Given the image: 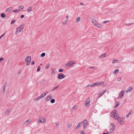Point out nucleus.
Segmentation results:
<instances>
[{"instance_id":"nucleus-1","label":"nucleus","mask_w":134,"mask_h":134,"mask_svg":"<svg viewBox=\"0 0 134 134\" xmlns=\"http://www.w3.org/2000/svg\"><path fill=\"white\" fill-rule=\"evenodd\" d=\"M125 120V118H121L119 117L118 119V121L119 123L120 124H123Z\"/></svg>"},{"instance_id":"nucleus-2","label":"nucleus","mask_w":134,"mask_h":134,"mask_svg":"<svg viewBox=\"0 0 134 134\" xmlns=\"http://www.w3.org/2000/svg\"><path fill=\"white\" fill-rule=\"evenodd\" d=\"M24 26L21 25L19 27L17 28L16 31V34H18L24 28Z\"/></svg>"},{"instance_id":"nucleus-3","label":"nucleus","mask_w":134,"mask_h":134,"mask_svg":"<svg viewBox=\"0 0 134 134\" xmlns=\"http://www.w3.org/2000/svg\"><path fill=\"white\" fill-rule=\"evenodd\" d=\"M75 63L73 62L72 61H70L68 62L65 65V66L68 68H70V67L72 66V65L75 64Z\"/></svg>"},{"instance_id":"nucleus-4","label":"nucleus","mask_w":134,"mask_h":134,"mask_svg":"<svg viewBox=\"0 0 134 134\" xmlns=\"http://www.w3.org/2000/svg\"><path fill=\"white\" fill-rule=\"evenodd\" d=\"M25 60L27 62V65H29L31 62V57L30 56L26 57L25 58Z\"/></svg>"},{"instance_id":"nucleus-5","label":"nucleus","mask_w":134,"mask_h":134,"mask_svg":"<svg viewBox=\"0 0 134 134\" xmlns=\"http://www.w3.org/2000/svg\"><path fill=\"white\" fill-rule=\"evenodd\" d=\"M46 119L45 118L43 117L40 118L38 121V123H44L46 122Z\"/></svg>"},{"instance_id":"nucleus-6","label":"nucleus","mask_w":134,"mask_h":134,"mask_svg":"<svg viewBox=\"0 0 134 134\" xmlns=\"http://www.w3.org/2000/svg\"><path fill=\"white\" fill-rule=\"evenodd\" d=\"M111 127L109 131L110 132L108 133V134L111 133L113 132V131L114 129L115 128V126L113 124H111Z\"/></svg>"},{"instance_id":"nucleus-7","label":"nucleus","mask_w":134,"mask_h":134,"mask_svg":"<svg viewBox=\"0 0 134 134\" xmlns=\"http://www.w3.org/2000/svg\"><path fill=\"white\" fill-rule=\"evenodd\" d=\"M85 106L86 107H88L90 105V101L89 98H87L85 102Z\"/></svg>"},{"instance_id":"nucleus-8","label":"nucleus","mask_w":134,"mask_h":134,"mask_svg":"<svg viewBox=\"0 0 134 134\" xmlns=\"http://www.w3.org/2000/svg\"><path fill=\"white\" fill-rule=\"evenodd\" d=\"M65 77V75L62 73H60L58 75V79H61Z\"/></svg>"},{"instance_id":"nucleus-9","label":"nucleus","mask_w":134,"mask_h":134,"mask_svg":"<svg viewBox=\"0 0 134 134\" xmlns=\"http://www.w3.org/2000/svg\"><path fill=\"white\" fill-rule=\"evenodd\" d=\"M87 123V121L86 120H85L83 121V128L84 129L88 125Z\"/></svg>"},{"instance_id":"nucleus-10","label":"nucleus","mask_w":134,"mask_h":134,"mask_svg":"<svg viewBox=\"0 0 134 134\" xmlns=\"http://www.w3.org/2000/svg\"><path fill=\"white\" fill-rule=\"evenodd\" d=\"M124 91H122L119 94V96L117 98L118 99H120L122 97L124 94Z\"/></svg>"},{"instance_id":"nucleus-11","label":"nucleus","mask_w":134,"mask_h":134,"mask_svg":"<svg viewBox=\"0 0 134 134\" xmlns=\"http://www.w3.org/2000/svg\"><path fill=\"white\" fill-rule=\"evenodd\" d=\"M104 82H96L93 83V85H94L95 86H99L102 85H104Z\"/></svg>"},{"instance_id":"nucleus-12","label":"nucleus","mask_w":134,"mask_h":134,"mask_svg":"<svg viewBox=\"0 0 134 134\" xmlns=\"http://www.w3.org/2000/svg\"><path fill=\"white\" fill-rule=\"evenodd\" d=\"M52 98V96L51 95L48 96L46 98V101H49Z\"/></svg>"},{"instance_id":"nucleus-13","label":"nucleus","mask_w":134,"mask_h":134,"mask_svg":"<svg viewBox=\"0 0 134 134\" xmlns=\"http://www.w3.org/2000/svg\"><path fill=\"white\" fill-rule=\"evenodd\" d=\"M132 90L133 88L132 87L128 88L126 90L125 92L127 93L128 92H130Z\"/></svg>"},{"instance_id":"nucleus-14","label":"nucleus","mask_w":134,"mask_h":134,"mask_svg":"<svg viewBox=\"0 0 134 134\" xmlns=\"http://www.w3.org/2000/svg\"><path fill=\"white\" fill-rule=\"evenodd\" d=\"M92 22L93 23V25L95 26H96L97 24L98 23L97 21L96 20L93 19L92 20Z\"/></svg>"},{"instance_id":"nucleus-15","label":"nucleus","mask_w":134,"mask_h":134,"mask_svg":"<svg viewBox=\"0 0 134 134\" xmlns=\"http://www.w3.org/2000/svg\"><path fill=\"white\" fill-rule=\"evenodd\" d=\"M31 121L30 119H29L28 120L26 121L24 123V124L27 125L29 123L31 122Z\"/></svg>"},{"instance_id":"nucleus-16","label":"nucleus","mask_w":134,"mask_h":134,"mask_svg":"<svg viewBox=\"0 0 134 134\" xmlns=\"http://www.w3.org/2000/svg\"><path fill=\"white\" fill-rule=\"evenodd\" d=\"M32 10V7L31 6L29 7L27 9V12L29 13Z\"/></svg>"},{"instance_id":"nucleus-17","label":"nucleus","mask_w":134,"mask_h":134,"mask_svg":"<svg viewBox=\"0 0 134 134\" xmlns=\"http://www.w3.org/2000/svg\"><path fill=\"white\" fill-rule=\"evenodd\" d=\"M13 9V7H10L7 8L6 10V12H9L11 10Z\"/></svg>"},{"instance_id":"nucleus-18","label":"nucleus","mask_w":134,"mask_h":134,"mask_svg":"<svg viewBox=\"0 0 134 134\" xmlns=\"http://www.w3.org/2000/svg\"><path fill=\"white\" fill-rule=\"evenodd\" d=\"M132 112L133 111L132 110H130L129 113L126 115V117L128 118Z\"/></svg>"},{"instance_id":"nucleus-19","label":"nucleus","mask_w":134,"mask_h":134,"mask_svg":"<svg viewBox=\"0 0 134 134\" xmlns=\"http://www.w3.org/2000/svg\"><path fill=\"white\" fill-rule=\"evenodd\" d=\"M6 85L4 84V86H3V94H4L5 93V89H6Z\"/></svg>"},{"instance_id":"nucleus-20","label":"nucleus","mask_w":134,"mask_h":134,"mask_svg":"<svg viewBox=\"0 0 134 134\" xmlns=\"http://www.w3.org/2000/svg\"><path fill=\"white\" fill-rule=\"evenodd\" d=\"M106 53H104L102 54V55H101L99 57V58H102L105 57L106 56Z\"/></svg>"},{"instance_id":"nucleus-21","label":"nucleus","mask_w":134,"mask_h":134,"mask_svg":"<svg viewBox=\"0 0 134 134\" xmlns=\"http://www.w3.org/2000/svg\"><path fill=\"white\" fill-rule=\"evenodd\" d=\"M96 26L97 27L100 28H102V25L99 23H98L97 24Z\"/></svg>"},{"instance_id":"nucleus-22","label":"nucleus","mask_w":134,"mask_h":134,"mask_svg":"<svg viewBox=\"0 0 134 134\" xmlns=\"http://www.w3.org/2000/svg\"><path fill=\"white\" fill-rule=\"evenodd\" d=\"M82 122H81L79 123L77 125V126L76 127V129H77L79 128L80 127V126L82 125Z\"/></svg>"},{"instance_id":"nucleus-23","label":"nucleus","mask_w":134,"mask_h":134,"mask_svg":"<svg viewBox=\"0 0 134 134\" xmlns=\"http://www.w3.org/2000/svg\"><path fill=\"white\" fill-rule=\"evenodd\" d=\"M24 8V6H20L19 7V8L18 9V11L20 12L21 10H22Z\"/></svg>"},{"instance_id":"nucleus-24","label":"nucleus","mask_w":134,"mask_h":134,"mask_svg":"<svg viewBox=\"0 0 134 134\" xmlns=\"http://www.w3.org/2000/svg\"><path fill=\"white\" fill-rule=\"evenodd\" d=\"M113 117L115 119H117L118 120V119H119V118L120 117L119 116V115L117 114L116 115H115Z\"/></svg>"},{"instance_id":"nucleus-25","label":"nucleus","mask_w":134,"mask_h":134,"mask_svg":"<svg viewBox=\"0 0 134 134\" xmlns=\"http://www.w3.org/2000/svg\"><path fill=\"white\" fill-rule=\"evenodd\" d=\"M115 106L114 107V108H115L118 107L119 104V103L118 102H115Z\"/></svg>"},{"instance_id":"nucleus-26","label":"nucleus","mask_w":134,"mask_h":134,"mask_svg":"<svg viewBox=\"0 0 134 134\" xmlns=\"http://www.w3.org/2000/svg\"><path fill=\"white\" fill-rule=\"evenodd\" d=\"M78 107V105H75L74 107H73L72 108V110L73 111L74 110L76 109L77 108V107Z\"/></svg>"},{"instance_id":"nucleus-27","label":"nucleus","mask_w":134,"mask_h":134,"mask_svg":"<svg viewBox=\"0 0 134 134\" xmlns=\"http://www.w3.org/2000/svg\"><path fill=\"white\" fill-rule=\"evenodd\" d=\"M80 18L79 17H78L76 18V21L77 23L78 22L80 21Z\"/></svg>"},{"instance_id":"nucleus-28","label":"nucleus","mask_w":134,"mask_h":134,"mask_svg":"<svg viewBox=\"0 0 134 134\" xmlns=\"http://www.w3.org/2000/svg\"><path fill=\"white\" fill-rule=\"evenodd\" d=\"M10 112V110H7L5 112V114L6 115H8L9 114Z\"/></svg>"},{"instance_id":"nucleus-29","label":"nucleus","mask_w":134,"mask_h":134,"mask_svg":"<svg viewBox=\"0 0 134 134\" xmlns=\"http://www.w3.org/2000/svg\"><path fill=\"white\" fill-rule=\"evenodd\" d=\"M56 69L55 68L53 69L52 71V74H54L55 72Z\"/></svg>"},{"instance_id":"nucleus-30","label":"nucleus","mask_w":134,"mask_h":134,"mask_svg":"<svg viewBox=\"0 0 134 134\" xmlns=\"http://www.w3.org/2000/svg\"><path fill=\"white\" fill-rule=\"evenodd\" d=\"M118 60L117 59H114L112 61V63L114 64L115 62H118Z\"/></svg>"},{"instance_id":"nucleus-31","label":"nucleus","mask_w":134,"mask_h":134,"mask_svg":"<svg viewBox=\"0 0 134 134\" xmlns=\"http://www.w3.org/2000/svg\"><path fill=\"white\" fill-rule=\"evenodd\" d=\"M59 87V86H58L56 87H54L53 89L51 90L50 91H53L55 90L57 88Z\"/></svg>"},{"instance_id":"nucleus-32","label":"nucleus","mask_w":134,"mask_h":134,"mask_svg":"<svg viewBox=\"0 0 134 134\" xmlns=\"http://www.w3.org/2000/svg\"><path fill=\"white\" fill-rule=\"evenodd\" d=\"M119 70L118 69H116L115 70L114 72L113 73L115 74V73H116V72H119Z\"/></svg>"},{"instance_id":"nucleus-33","label":"nucleus","mask_w":134,"mask_h":134,"mask_svg":"<svg viewBox=\"0 0 134 134\" xmlns=\"http://www.w3.org/2000/svg\"><path fill=\"white\" fill-rule=\"evenodd\" d=\"M1 16L2 18H4L5 16V14L4 13H2L1 15Z\"/></svg>"},{"instance_id":"nucleus-34","label":"nucleus","mask_w":134,"mask_h":134,"mask_svg":"<svg viewBox=\"0 0 134 134\" xmlns=\"http://www.w3.org/2000/svg\"><path fill=\"white\" fill-rule=\"evenodd\" d=\"M121 78L120 77H119L117 78V81H119L121 80Z\"/></svg>"},{"instance_id":"nucleus-35","label":"nucleus","mask_w":134,"mask_h":134,"mask_svg":"<svg viewBox=\"0 0 134 134\" xmlns=\"http://www.w3.org/2000/svg\"><path fill=\"white\" fill-rule=\"evenodd\" d=\"M112 112L114 114H115L116 115H117L116 113V110L115 109L113 110Z\"/></svg>"},{"instance_id":"nucleus-36","label":"nucleus","mask_w":134,"mask_h":134,"mask_svg":"<svg viewBox=\"0 0 134 134\" xmlns=\"http://www.w3.org/2000/svg\"><path fill=\"white\" fill-rule=\"evenodd\" d=\"M115 115V114H114L112 112L111 113L110 115L111 117H113L114 115Z\"/></svg>"},{"instance_id":"nucleus-37","label":"nucleus","mask_w":134,"mask_h":134,"mask_svg":"<svg viewBox=\"0 0 134 134\" xmlns=\"http://www.w3.org/2000/svg\"><path fill=\"white\" fill-rule=\"evenodd\" d=\"M103 94V93H102V92H101L99 94V97H101Z\"/></svg>"},{"instance_id":"nucleus-38","label":"nucleus","mask_w":134,"mask_h":134,"mask_svg":"<svg viewBox=\"0 0 134 134\" xmlns=\"http://www.w3.org/2000/svg\"><path fill=\"white\" fill-rule=\"evenodd\" d=\"M55 102V100L54 99H52L51 100V102L52 103H54Z\"/></svg>"},{"instance_id":"nucleus-39","label":"nucleus","mask_w":134,"mask_h":134,"mask_svg":"<svg viewBox=\"0 0 134 134\" xmlns=\"http://www.w3.org/2000/svg\"><path fill=\"white\" fill-rule=\"evenodd\" d=\"M40 70V66H38V68L37 70V72H39Z\"/></svg>"},{"instance_id":"nucleus-40","label":"nucleus","mask_w":134,"mask_h":134,"mask_svg":"<svg viewBox=\"0 0 134 134\" xmlns=\"http://www.w3.org/2000/svg\"><path fill=\"white\" fill-rule=\"evenodd\" d=\"M45 55V53H42L41 55V57H44Z\"/></svg>"},{"instance_id":"nucleus-41","label":"nucleus","mask_w":134,"mask_h":134,"mask_svg":"<svg viewBox=\"0 0 134 134\" xmlns=\"http://www.w3.org/2000/svg\"><path fill=\"white\" fill-rule=\"evenodd\" d=\"M67 23V20H66L65 21H64L63 22V25H65V24H66Z\"/></svg>"},{"instance_id":"nucleus-42","label":"nucleus","mask_w":134,"mask_h":134,"mask_svg":"<svg viewBox=\"0 0 134 134\" xmlns=\"http://www.w3.org/2000/svg\"><path fill=\"white\" fill-rule=\"evenodd\" d=\"M63 70L62 69H60L59 70V72H62L63 71Z\"/></svg>"},{"instance_id":"nucleus-43","label":"nucleus","mask_w":134,"mask_h":134,"mask_svg":"<svg viewBox=\"0 0 134 134\" xmlns=\"http://www.w3.org/2000/svg\"><path fill=\"white\" fill-rule=\"evenodd\" d=\"M50 65L49 64H47L46 66V69H48L50 66Z\"/></svg>"},{"instance_id":"nucleus-44","label":"nucleus","mask_w":134,"mask_h":134,"mask_svg":"<svg viewBox=\"0 0 134 134\" xmlns=\"http://www.w3.org/2000/svg\"><path fill=\"white\" fill-rule=\"evenodd\" d=\"M15 21H16L15 20H14L13 19V21L11 22V24H13Z\"/></svg>"},{"instance_id":"nucleus-45","label":"nucleus","mask_w":134,"mask_h":134,"mask_svg":"<svg viewBox=\"0 0 134 134\" xmlns=\"http://www.w3.org/2000/svg\"><path fill=\"white\" fill-rule=\"evenodd\" d=\"M13 12H14V13H17V12H19L18 11V10H17V9H16L15 10H13Z\"/></svg>"},{"instance_id":"nucleus-46","label":"nucleus","mask_w":134,"mask_h":134,"mask_svg":"<svg viewBox=\"0 0 134 134\" xmlns=\"http://www.w3.org/2000/svg\"><path fill=\"white\" fill-rule=\"evenodd\" d=\"M72 126V125L71 124H69L68 125V128H70Z\"/></svg>"},{"instance_id":"nucleus-47","label":"nucleus","mask_w":134,"mask_h":134,"mask_svg":"<svg viewBox=\"0 0 134 134\" xmlns=\"http://www.w3.org/2000/svg\"><path fill=\"white\" fill-rule=\"evenodd\" d=\"M21 72V70H19L18 71V75L20 74Z\"/></svg>"},{"instance_id":"nucleus-48","label":"nucleus","mask_w":134,"mask_h":134,"mask_svg":"<svg viewBox=\"0 0 134 134\" xmlns=\"http://www.w3.org/2000/svg\"><path fill=\"white\" fill-rule=\"evenodd\" d=\"M109 22V21H106V20H105V21H103V24H105L106 23H108Z\"/></svg>"},{"instance_id":"nucleus-49","label":"nucleus","mask_w":134,"mask_h":134,"mask_svg":"<svg viewBox=\"0 0 134 134\" xmlns=\"http://www.w3.org/2000/svg\"><path fill=\"white\" fill-rule=\"evenodd\" d=\"M40 99V98H39L38 97L36 98H35L34 99V100H37L38 99Z\"/></svg>"},{"instance_id":"nucleus-50","label":"nucleus","mask_w":134,"mask_h":134,"mask_svg":"<svg viewBox=\"0 0 134 134\" xmlns=\"http://www.w3.org/2000/svg\"><path fill=\"white\" fill-rule=\"evenodd\" d=\"M133 24V23H129L128 24H126V25L127 26H129L131 25H132Z\"/></svg>"},{"instance_id":"nucleus-51","label":"nucleus","mask_w":134,"mask_h":134,"mask_svg":"<svg viewBox=\"0 0 134 134\" xmlns=\"http://www.w3.org/2000/svg\"><path fill=\"white\" fill-rule=\"evenodd\" d=\"M40 96H41L42 98H43L45 96L43 94H42Z\"/></svg>"},{"instance_id":"nucleus-52","label":"nucleus","mask_w":134,"mask_h":134,"mask_svg":"<svg viewBox=\"0 0 134 134\" xmlns=\"http://www.w3.org/2000/svg\"><path fill=\"white\" fill-rule=\"evenodd\" d=\"M48 92V91L45 92L43 94L44 95L46 96Z\"/></svg>"},{"instance_id":"nucleus-53","label":"nucleus","mask_w":134,"mask_h":134,"mask_svg":"<svg viewBox=\"0 0 134 134\" xmlns=\"http://www.w3.org/2000/svg\"><path fill=\"white\" fill-rule=\"evenodd\" d=\"M131 50L132 51H134V46L131 48Z\"/></svg>"},{"instance_id":"nucleus-54","label":"nucleus","mask_w":134,"mask_h":134,"mask_svg":"<svg viewBox=\"0 0 134 134\" xmlns=\"http://www.w3.org/2000/svg\"><path fill=\"white\" fill-rule=\"evenodd\" d=\"M80 134H85V133L83 131H80Z\"/></svg>"},{"instance_id":"nucleus-55","label":"nucleus","mask_w":134,"mask_h":134,"mask_svg":"<svg viewBox=\"0 0 134 134\" xmlns=\"http://www.w3.org/2000/svg\"><path fill=\"white\" fill-rule=\"evenodd\" d=\"M35 64V62L34 61H32L31 62V64L32 65H33Z\"/></svg>"},{"instance_id":"nucleus-56","label":"nucleus","mask_w":134,"mask_h":134,"mask_svg":"<svg viewBox=\"0 0 134 134\" xmlns=\"http://www.w3.org/2000/svg\"><path fill=\"white\" fill-rule=\"evenodd\" d=\"M5 34V33H4L3 35H2L0 37V39Z\"/></svg>"},{"instance_id":"nucleus-57","label":"nucleus","mask_w":134,"mask_h":134,"mask_svg":"<svg viewBox=\"0 0 134 134\" xmlns=\"http://www.w3.org/2000/svg\"><path fill=\"white\" fill-rule=\"evenodd\" d=\"M106 91V90H104L103 91H102V93H103V94L105 93Z\"/></svg>"},{"instance_id":"nucleus-58","label":"nucleus","mask_w":134,"mask_h":134,"mask_svg":"<svg viewBox=\"0 0 134 134\" xmlns=\"http://www.w3.org/2000/svg\"><path fill=\"white\" fill-rule=\"evenodd\" d=\"M3 59V58H0V62H1L2 60Z\"/></svg>"},{"instance_id":"nucleus-59","label":"nucleus","mask_w":134,"mask_h":134,"mask_svg":"<svg viewBox=\"0 0 134 134\" xmlns=\"http://www.w3.org/2000/svg\"><path fill=\"white\" fill-rule=\"evenodd\" d=\"M24 15H22L21 16V18H23L24 17Z\"/></svg>"},{"instance_id":"nucleus-60","label":"nucleus","mask_w":134,"mask_h":134,"mask_svg":"<svg viewBox=\"0 0 134 134\" xmlns=\"http://www.w3.org/2000/svg\"><path fill=\"white\" fill-rule=\"evenodd\" d=\"M90 86L91 87H93V86H95V85H93V84H92L91 85H90Z\"/></svg>"},{"instance_id":"nucleus-61","label":"nucleus","mask_w":134,"mask_h":134,"mask_svg":"<svg viewBox=\"0 0 134 134\" xmlns=\"http://www.w3.org/2000/svg\"><path fill=\"white\" fill-rule=\"evenodd\" d=\"M59 125V124L58 123H57L56 124V126H58Z\"/></svg>"},{"instance_id":"nucleus-62","label":"nucleus","mask_w":134,"mask_h":134,"mask_svg":"<svg viewBox=\"0 0 134 134\" xmlns=\"http://www.w3.org/2000/svg\"><path fill=\"white\" fill-rule=\"evenodd\" d=\"M80 4L81 5H84V4L83 3H80Z\"/></svg>"},{"instance_id":"nucleus-63","label":"nucleus","mask_w":134,"mask_h":134,"mask_svg":"<svg viewBox=\"0 0 134 134\" xmlns=\"http://www.w3.org/2000/svg\"><path fill=\"white\" fill-rule=\"evenodd\" d=\"M66 20H67L68 19V16H66Z\"/></svg>"},{"instance_id":"nucleus-64","label":"nucleus","mask_w":134,"mask_h":134,"mask_svg":"<svg viewBox=\"0 0 134 134\" xmlns=\"http://www.w3.org/2000/svg\"><path fill=\"white\" fill-rule=\"evenodd\" d=\"M90 85H88L87 86V87H90Z\"/></svg>"}]
</instances>
